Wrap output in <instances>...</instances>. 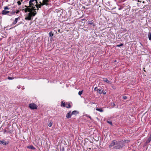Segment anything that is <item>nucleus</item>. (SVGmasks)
Instances as JSON below:
<instances>
[{
	"mask_svg": "<svg viewBox=\"0 0 151 151\" xmlns=\"http://www.w3.org/2000/svg\"><path fill=\"white\" fill-rule=\"evenodd\" d=\"M36 0H30L29 2V5L25 6L26 8L24 9L25 12H27L25 15V19L27 20H30L33 18V17L36 14V9L35 7Z\"/></svg>",
	"mask_w": 151,
	"mask_h": 151,
	"instance_id": "1",
	"label": "nucleus"
},
{
	"mask_svg": "<svg viewBox=\"0 0 151 151\" xmlns=\"http://www.w3.org/2000/svg\"><path fill=\"white\" fill-rule=\"evenodd\" d=\"M29 107L32 109H37V106L34 103L30 104L29 105Z\"/></svg>",
	"mask_w": 151,
	"mask_h": 151,
	"instance_id": "2",
	"label": "nucleus"
},
{
	"mask_svg": "<svg viewBox=\"0 0 151 151\" xmlns=\"http://www.w3.org/2000/svg\"><path fill=\"white\" fill-rule=\"evenodd\" d=\"M50 1V0H42V5L43 6L45 5L47 6Z\"/></svg>",
	"mask_w": 151,
	"mask_h": 151,
	"instance_id": "3",
	"label": "nucleus"
},
{
	"mask_svg": "<svg viewBox=\"0 0 151 151\" xmlns=\"http://www.w3.org/2000/svg\"><path fill=\"white\" fill-rule=\"evenodd\" d=\"M9 142H6L4 140H0V144L3 145H6Z\"/></svg>",
	"mask_w": 151,
	"mask_h": 151,
	"instance_id": "4",
	"label": "nucleus"
},
{
	"mask_svg": "<svg viewBox=\"0 0 151 151\" xmlns=\"http://www.w3.org/2000/svg\"><path fill=\"white\" fill-rule=\"evenodd\" d=\"M118 144L117 143V142L116 141H112L110 145H109V147H111L115 145H117Z\"/></svg>",
	"mask_w": 151,
	"mask_h": 151,
	"instance_id": "5",
	"label": "nucleus"
},
{
	"mask_svg": "<svg viewBox=\"0 0 151 151\" xmlns=\"http://www.w3.org/2000/svg\"><path fill=\"white\" fill-rule=\"evenodd\" d=\"M88 24L92 25V26H91L93 27V28H94L96 26V24L93 22V20H91V21H88Z\"/></svg>",
	"mask_w": 151,
	"mask_h": 151,
	"instance_id": "6",
	"label": "nucleus"
},
{
	"mask_svg": "<svg viewBox=\"0 0 151 151\" xmlns=\"http://www.w3.org/2000/svg\"><path fill=\"white\" fill-rule=\"evenodd\" d=\"M38 2L36 3V4L35 5V6H36L37 8H40L42 6V2L41 1L40 2V4H37Z\"/></svg>",
	"mask_w": 151,
	"mask_h": 151,
	"instance_id": "7",
	"label": "nucleus"
},
{
	"mask_svg": "<svg viewBox=\"0 0 151 151\" xmlns=\"http://www.w3.org/2000/svg\"><path fill=\"white\" fill-rule=\"evenodd\" d=\"M71 111H70L67 114L66 117L67 118H69L71 117L72 114H71Z\"/></svg>",
	"mask_w": 151,
	"mask_h": 151,
	"instance_id": "8",
	"label": "nucleus"
},
{
	"mask_svg": "<svg viewBox=\"0 0 151 151\" xmlns=\"http://www.w3.org/2000/svg\"><path fill=\"white\" fill-rule=\"evenodd\" d=\"M9 13V11L5 10H3L1 12V13L3 15H6Z\"/></svg>",
	"mask_w": 151,
	"mask_h": 151,
	"instance_id": "9",
	"label": "nucleus"
},
{
	"mask_svg": "<svg viewBox=\"0 0 151 151\" xmlns=\"http://www.w3.org/2000/svg\"><path fill=\"white\" fill-rule=\"evenodd\" d=\"M79 113V112L77 111H74L71 113V114L76 115Z\"/></svg>",
	"mask_w": 151,
	"mask_h": 151,
	"instance_id": "10",
	"label": "nucleus"
},
{
	"mask_svg": "<svg viewBox=\"0 0 151 151\" xmlns=\"http://www.w3.org/2000/svg\"><path fill=\"white\" fill-rule=\"evenodd\" d=\"M151 141V138L149 137L147 139L145 143L146 144H147L149 143L150 141Z\"/></svg>",
	"mask_w": 151,
	"mask_h": 151,
	"instance_id": "11",
	"label": "nucleus"
},
{
	"mask_svg": "<svg viewBox=\"0 0 151 151\" xmlns=\"http://www.w3.org/2000/svg\"><path fill=\"white\" fill-rule=\"evenodd\" d=\"M19 18V17L16 18L15 19L14 21L13 22L12 24H15L17 23L18 19Z\"/></svg>",
	"mask_w": 151,
	"mask_h": 151,
	"instance_id": "12",
	"label": "nucleus"
},
{
	"mask_svg": "<svg viewBox=\"0 0 151 151\" xmlns=\"http://www.w3.org/2000/svg\"><path fill=\"white\" fill-rule=\"evenodd\" d=\"M27 147L28 148L33 150H35V148L33 145H30L29 146H27Z\"/></svg>",
	"mask_w": 151,
	"mask_h": 151,
	"instance_id": "13",
	"label": "nucleus"
},
{
	"mask_svg": "<svg viewBox=\"0 0 151 151\" xmlns=\"http://www.w3.org/2000/svg\"><path fill=\"white\" fill-rule=\"evenodd\" d=\"M66 104L65 102H63V101H61V106L63 107H66L65 106Z\"/></svg>",
	"mask_w": 151,
	"mask_h": 151,
	"instance_id": "14",
	"label": "nucleus"
},
{
	"mask_svg": "<svg viewBox=\"0 0 151 151\" xmlns=\"http://www.w3.org/2000/svg\"><path fill=\"white\" fill-rule=\"evenodd\" d=\"M110 104L111 108H113L115 106V104L113 102H111Z\"/></svg>",
	"mask_w": 151,
	"mask_h": 151,
	"instance_id": "15",
	"label": "nucleus"
},
{
	"mask_svg": "<svg viewBox=\"0 0 151 151\" xmlns=\"http://www.w3.org/2000/svg\"><path fill=\"white\" fill-rule=\"evenodd\" d=\"M148 37L149 40H151V33L149 32L148 34Z\"/></svg>",
	"mask_w": 151,
	"mask_h": 151,
	"instance_id": "16",
	"label": "nucleus"
},
{
	"mask_svg": "<svg viewBox=\"0 0 151 151\" xmlns=\"http://www.w3.org/2000/svg\"><path fill=\"white\" fill-rule=\"evenodd\" d=\"M96 111H99L100 112H103V110L102 109H99L97 108L96 109Z\"/></svg>",
	"mask_w": 151,
	"mask_h": 151,
	"instance_id": "17",
	"label": "nucleus"
},
{
	"mask_svg": "<svg viewBox=\"0 0 151 151\" xmlns=\"http://www.w3.org/2000/svg\"><path fill=\"white\" fill-rule=\"evenodd\" d=\"M66 105H67V106H66V107L67 108H70L71 107L70 104V103H69L68 104L67 103L66 104Z\"/></svg>",
	"mask_w": 151,
	"mask_h": 151,
	"instance_id": "18",
	"label": "nucleus"
},
{
	"mask_svg": "<svg viewBox=\"0 0 151 151\" xmlns=\"http://www.w3.org/2000/svg\"><path fill=\"white\" fill-rule=\"evenodd\" d=\"M104 81L108 83H109L110 82L106 78H104Z\"/></svg>",
	"mask_w": 151,
	"mask_h": 151,
	"instance_id": "19",
	"label": "nucleus"
},
{
	"mask_svg": "<svg viewBox=\"0 0 151 151\" xmlns=\"http://www.w3.org/2000/svg\"><path fill=\"white\" fill-rule=\"evenodd\" d=\"M49 35L50 37H52L53 36L54 34L52 32V31H50L49 33Z\"/></svg>",
	"mask_w": 151,
	"mask_h": 151,
	"instance_id": "20",
	"label": "nucleus"
},
{
	"mask_svg": "<svg viewBox=\"0 0 151 151\" xmlns=\"http://www.w3.org/2000/svg\"><path fill=\"white\" fill-rule=\"evenodd\" d=\"M98 92L100 94H101L102 93V91L101 90V89H99L98 90Z\"/></svg>",
	"mask_w": 151,
	"mask_h": 151,
	"instance_id": "21",
	"label": "nucleus"
},
{
	"mask_svg": "<svg viewBox=\"0 0 151 151\" xmlns=\"http://www.w3.org/2000/svg\"><path fill=\"white\" fill-rule=\"evenodd\" d=\"M123 45V43H121L119 45H117L116 46L117 47H121V46H122Z\"/></svg>",
	"mask_w": 151,
	"mask_h": 151,
	"instance_id": "22",
	"label": "nucleus"
},
{
	"mask_svg": "<svg viewBox=\"0 0 151 151\" xmlns=\"http://www.w3.org/2000/svg\"><path fill=\"white\" fill-rule=\"evenodd\" d=\"M83 91H79L78 93V95H79L81 96L82 94V93H83Z\"/></svg>",
	"mask_w": 151,
	"mask_h": 151,
	"instance_id": "23",
	"label": "nucleus"
},
{
	"mask_svg": "<svg viewBox=\"0 0 151 151\" xmlns=\"http://www.w3.org/2000/svg\"><path fill=\"white\" fill-rule=\"evenodd\" d=\"M8 79H9V80H12V79H14V77H9V76H8Z\"/></svg>",
	"mask_w": 151,
	"mask_h": 151,
	"instance_id": "24",
	"label": "nucleus"
},
{
	"mask_svg": "<svg viewBox=\"0 0 151 151\" xmlns=\"http://www.w3.org/2000/svg\"><path fill=\"white\" fill-rule=\"evenodd\" d=\"M120 147L119 145L117 146H115L114 147V148L116 149H119Z\"/></svg>",
	"mask_w": 151,
	"mask_h": 151,
	"instance_id": "25",
	"label": "nucleus"
},
{
	"mask_svg": "<svg viewBox=\"0 0 151 151\" xmlns=\"http://www.w3.org/2000/svg\"><path fill=\"white\" fill-rule=\"evenodd\" d=\"M4 10H6V9H9V7L7 6L4 7Z\"/></svg>",
	"mask_w": 151,
	"mask_h": 151,
	"instance_id": "26",
	"label": "nucleus"
},
{
	"mask_svg": "<svg viewBox=\"0 0 151 151\" xmlns=\"http://www.w3.org/2000/svg\"><path fill=\"white\" fill-rule=\"evenodd\" d=\"M15 14V12H13V13H10V14H8V15H9V16H11L13 14Z\"/></svg>",
	"mask_w": 151,
	"mask_h": 151,
	"instance_id": "27",
	"label": "nucleus"
},
{
	"mask_svg": "<svg viewBox=\"0 0 151 151\" xmlns=\"http://www.w3.org/2000/svg\"><path fill=\"white\" fill-rule=\"evenodd\" d=\"M107 122L108 123L110 124L111 125H112V123L111 122V121H107Z\"/></svg>",
	"mask_w": 151,
	"mask_h": 151,
	"instance_id": "28",
	"label": "nucleus"
},
{
	"mask_svg": "<svg viewBox=\"0 0 151 151\" xmlns=\"http://www.w3.org/2000/svg\"><path fill=\"white\" fill-rule=\"evenodd\" d=\"M123 98L124 99H127V97L125 96H123Z\"/></svg>",
	"mask_w": 151,
	"mask_h": 151,
	"instance_id": "29",
	"label": "nucleus"
},
{
	"mask_svg": "<svg viewBox=\"0 0 151 151\" xmlns=\"http://www.w3.org/2000/svg\"><path fill=\"white\" fill-rule=\"evenodd\" d=\"M86 116L87 117H88L91 120H92V118H91V117L90 116H89L88 115H87Z\"/></svg>",
	"mask_w": 151,
	"mask_h": 151,
	"instance_id": "30",
	"label": "nucleus"
},
{
	"mask_svg": "<svg viewBox=\"0 0 151 151\" xmlns=\"http://www.w3.org/2000/svg\"><path fill=\"white\" fill-rule=\"evenodd\" d=\"M52 125V123H50L49 124H48V126L50 127H51Z\"/></svg>",
	"mask_w": 151,
	"mask_h": 151,
	"instance_id": "31",
	"label": "nucleus"
},
{
	"mask_svg": "<svg viewBox=\"0 0 151 151\" xmlns=\"http://www.w3.org/2000/svg\"><path fill=\"white\" fill-rule=\"evenodd\" d=\"M19 5H20L21 4V2L20 1H19L17 2Z\"/></svg>",
	"mask_w": 151,
	"mask_h": 151,
	"instance_id": "32",
	"label": "nucleus"
},
{
	"mask_svg": "<svg viewBox=\"0 0 151 151\" xmlns=\"http://www.w3.org/2000/svg\"><path fill=\"white\" fill-rule=\"evenodd\" d=\"M98 88L97 87H95L94 89V90L95 91H98Z\"/></svg>",
	"mask_w": 151,
	"mask_h": 151,
	"instance_id": "33",
	"label": "nucleus"
},
{
	"mask_svg": "<svg viewBox=\"0 0 151 151\" xmlns=\"http://www.w3.org/2000/svg\"><path fill=\"white\" fill-rule=\"evenodd\" d=\"M126 7H127V9H130V6L129 5H128Z\"/></svg>",
	"mask_w": 151,
	"mask_h": 151,
	"instance_id": "34",
	"label": "nucleus"
},
{
	"mask_svg": "<svg viewBox=\"0 0 151 151\" xmlns=\"http://www.w3.org/2000/svg\"><path fill=\"white\" fill-rule=\"evenodd\" d=\"M123 8V7H120V8H119L118 9L119 10H121Z\"/></svg>",
	"mask_w": 151,
	"mask_h": 151,
	"instance_id": "35",
	"label": "nucleus"
},
{
	"mask_svg": "<svg viewBox=\"0 0 151 151\" xmlns=\"http://www.w3.org/2000/svg\"><path fill=\"white\" fill-rule=\"evenodd\" d=\"M102 93H103L104 94V95L106 94V92L105 91H104L103 92L102 91Z\"/></svg>",
	"mask_w": 151,
	"mask_h": 151,
	"instance_id": "36",
	"label": "nucleus"
},
{
	"mask_svg": "<svg viewBox=\"0 0 151 151\" xmlns=\"http://www.w3.org/2000/svg\"><path fill=\"white\" fill-rule=\"evenodd\" d=\"M38 10H39V9L38 8H37V9H36V12H37Z\"/></svg>",
	"mask_w": 151,
	"mask_h": 151,
	"instance_id": "37",
	"label": "nucleus"
},
{
	"mask_svg": "<svg viewBox=\"0 0 151 151\" xmlns=\"http://www.w3.org/2000/svg\"><path fill=\"white\" fill-rule=\"evenodd\" d=\"M19 11H17V12H16V13L17 14H18L19 13Z\"/></svg>",
	"mask_w": 151,
	"mask_h": 151,
	"instance_id": "38",
	"label": "nucleus"
},
{
	"mask_svg": "<svg viewBox=\"0 0 151 151\" xmlns=\"http://www.w3.org/2000/svg\"><path fill=\"white\" fill-rule=\"evenodd\" d=\"M138 2H141V1H139V0H138L137 1Z\"/></svg>",
	"mask_w": 151,
	"mask_h": 151,
	"instance_id": "39",
	"label": "nucleus"
},
{
	"mask_svg": "<svg viewBox=\"0 0 151 151\" xmlns=\"http://www.w3.org/2000/svg\"><path fill=\"white\" fill-rule=\"evenodd\" d=\"M37 0H36V3H37Z\"/></svg>",
	"mask_w": 151,
	"mask_h": 151,
	"instance_id": "40",
	"label": "nucleus"
},
{
	"mask_svg": "<svg viewBox=\"0 0 151 151\" xmlns=\"http://www.w3.org/2000/svg\"><path fill=\"white\" fill-rule=\"evenodd\" d=\"M149 137H150L151 138V133L150 135V136Z\"/></svg>",
	"mask_w": 151,
	"mask_h": 151,
	"instance_id": "41",
	"label": "nucleus"
},
{
	"mask_svg": "<svg viewBox=\"0 0 151 151\" xmlns=\"http://www.w3.org/2000/svg\"><path fill=\"white\" fill-rule=\"evenodd\" d=\"M60 29H59V30H58V32H60Z\"/></svg>",
	"mask_w": 151,
	"mask_h": 151,
	"instance_id": "42",
	"label": "nucleus"
},
{
	"mask_svg": "<svg viewBox=\"0 0 151 151\" xmlns=\"http://www.w3.org/2000/svg\"><path fill=\"white\" fill-rule=\"evenodd\" d=\"M6 130H5L4 131V133H5V132H6Z\"/></svg>",
	"mask_w": 151,
	"mask_h": 151,
	"instance_id": "43",
	"label": "nucleus"
},
{
	"mask_svg": "<svg viewBox=\"0 0 151 151\" xmlns=\"http://www.w3.org/2000/svg\"><path fill=\"white\" fill-rule=\"evenodd\" d=\"M144 71H145V70H144Z\"/></svg>",
	"mask_w": 151,
	"mask_h": 151,
	"instance_id": "44",
	"label": "nucleus"
},
{
	"mask_svg": "<svg viewBox=\"0 0 151 151\" xmlns=\"http://www.w3.org/2000/svg\"><path fill=\"white\" fill-rule=\"evenodd\" d=\"M143 3H144V1H143Z\"/></svg>",
	"mask_w": 151,
	"mask_h": 151,
	"instance_id": "45",
	"label": "nucleus"
}]
</instances>
